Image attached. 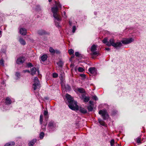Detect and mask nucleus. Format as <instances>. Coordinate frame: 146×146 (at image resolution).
<instances>
[{"label":"nucleus","mask_w":146,"mask_h":146,"mask_svg":"<svg viewBox=\"0 0 146 146\" xmlns=\"http://www.w3.org/2000/svg\"><path fill=\"white\" fill-rule=\"evenodd\" d=\"M69 24L70 25H71L72 24V23L70 21H69Z\"/></svg>","instance_id":"48"},{"label":"nucleus","mask_w":146,"mask_h":146,"mask_svg":"<svg viewBox=\"0 0 146 146\" xmlns=\"http://www.w3.org/2000/svg\"><path fill=\"white\" fill-rule=\"evenodd\" d=\"M99 113L102 115V117L104 119H106L108 117V114L106 110H100L99 111Z\"/></svg>","instance_id":"7"},{"label":"nucleus","mask_w":146,"mask_h":146,"mask_svg":"<svg viewBox=\"0 0 146 146\" xmlns=\"http://www.w3.org/2000/svg\"><path fill=\"white\" fill-rule=\"evenodd\" d=\"M62 16L64 18L66 17V13L64 11L63 12V14H62Z\"/></svg>","instance_id":"44"},{"label":"nucleus","mask_w":146,"mask_h":146,"mask_svg":"<svg viewBox=\"0 0 146 146\" xmlns=\"http://www.w3.org/2000/svg\"><path fill=\"white\" fill-rule=\"evenodd\" d=\"M76 30V27L75 26H73L72 27V32L74 33Z\"/></svg>","instance_id":"37"},{"label":"nucleus","mask_w":146,"mask_h":146,"mask_svg":"<svg viewBox=\"0 0 146 146\" xmlns=\"http://www.w3.org/2000/svg\"><path fill=\"white\" fill-rule=\"evenodd\" d=\"M106 50H108V51H109L110 50V48H105Z\"/></svg>","instance_id":"47"},{"label":"nucleus","mask_w":146,"mask_h":146,"mask_svg":"<svg viewBox=\"0 0 146 146\" xmlns=\"http://www.w3.org/2000/svg\"><path fill=\"white\" fill-rule=\"evenodd\" d=\"M15 76L17 77L16 79H18L20 78V74L19 72H17L15 74Z\"/></svg>","instance_id":"27"},{"label":"nucleus","mask_w":146,"mask_h":146,"mask_svg":"<svg viewBox=\"0 0 146 146\" xmlns=\"http://www.w3.org/2000/svg\"><path fill=\"white\" fill-rule=\"evenodd\" d=\"M36 140L33 139L30 141L29 143V146H33V145L36 142Z\"/></svg>","instance_id":"16"},{"label":"nucleus","mask_w":146,"mask_h":146,"mask_svg":"<svg viewBox=\"0 0 146 146\" xmlns=\"http://www.w3.org/2000/svg\"><path fill=\"white\" fill-rule=\"evenodd\" d=\"M44 115L45 116L46 118V120H47L48 117V112L47 110H45L44 112Z\"/></svg>","instance_id":"24"},{"label":"nucleus","mask_w":146,"mask_h":146,"mask_svg":"<svg viewBox=\"0 0 146 146\" xmlns=\"http://www.w3.org/2000/svg\"><path fill=\"white\" fill-rule=\"evenodd\" d=\"M56 123L53 121H51L49 122L48 128L50 131L54 130L56 129Z\"/></svg>","instance_id":"5"},{"label":"nucleus","mask_w":146,"mask_h":146,"mask_svg":"<svg viewBox=\"0 0 146 146\" xmlns=\"http://www.w3.org/2000/svg\"><path fill=\"white\" fill-rule=\"evenodd\" d=\"M80 75V76L83 78V79L86 78V75L84 74H81Z\"/></svg>","instance_id":"42"},{"label":"nucleus","mask_w":146,"mask_h":146,"mask_svg":"<svg viewBox=\"0 0 146 146\" xmlns=\"http://www.w3.org/2000/svg\"><path fill=\"white\" fill-rule=\"evenodd\" d=\"M78 70L79 72H82L84 71V69L83 68L80 67L78 68Z\"/></svg>","instance_id":"32"},{"label":"nucleus","mask_w":146,"mask_h":146,"mask_svg":"<svg viewBox=\"0 0 146 146\" xmlns=\"http://www.w3.org/2000/svg\"><path fill=\"white\" fill-rule=\"evenodd\" d=\"M34 83L33 85V87L34 90H36L37 89L39 88H40L39 81L38 78L35 77L34 79Z\"/></svg>","instance_id":"4"},{"label":"nucleus","mask_w":146,"mask_h":146,"mask_svg":"<svg viewBox=\"0 0 146 146\" xmlns=\"http://www.w3.org/2000/svg\"><path fill=\"white\" fill-rule=\"evenodd\" d=\"M60 79L61 80H63L64 78V74L63 72H62L61 71L60 72Z\"/></svg>","instance_id":"23"},{"label":"nucleus","mask_w":146,"mask_h":146,"mask_svg":"<svg viewBox=\"0 0 146 146\" xmlns=\"http://www.w3.org/2000/svg\"><path fill=\"white\" fill-rule=\"evenodd\" d=\"M93 99L95 100H98V98L96 96H93Z\"/></svg>","instance_id":"43"},{"label":"nucleus","mask_w":146,"mask_h":146,"mask_svg":"<svg viewBox=\"0 0 146 146\" xmlns=\"http://www.w3.org/2000/svg\"><path fill=\"white\" fill-rule=\"evenodd\" d=\"M47 122H46L45 124H43V126H42V129H46V125Z\"/></svg>","instance_id":"38"},{"label":"nucleus","mask_w":146,"mask_h":146,"mask_svg":"<svg viewBox=\"0 0 146 146\" xmlns=\"http://www.w3.org/2000/svg\"><path fill=\"white\" fill-rule=\"evenodd\" d=\"M38 34L40 35L47 34L46 32L45 31L42 29L39 30L38 31Z\"/></svg>","instance_id":"11"},{"label":"nucleus","mask_w":146,"mask_h":146,"mask_svg":"<svg viewBox=\"0 0 146 146\" xmlns=\"http://www.w3.org/2000/svg\"><path fill=\"white\" fill-rule=\"evenodd\" d=\"M73 57H74V54H73Z\"/></svg>","instance_id":"52"},{"label":"nucleus","mask_w":146,"mask_h":146,"mask_svg":"<svg viewBox=\"0 0 146 146\" xmlns=\"http://www.w3.org/2000/svg\"><path fill=\"white\" fill-rule=\"evenodd\" d=\"M96 46L95 45H93L91 47V51L92 52L91 54L96 56H98L99 55V52L96 51Z\"/></svg>","instance_id":"6"},{"label":"nucleus","mask_w":146,"mask_h":146,"mask_svg":"<svg viewBox=\"0 0 146 146\" xmlns=\"http://www.w3.org/2000/svg\"><path fill=\"white\" fill-rule=\"evenodd\" d=\"M19 41L20 44L22 45H25L26 44V42L25 40L22 38H19Z\"/></svg>","instance_id":"12"},{"label":"nucleus","mask_w":146,"mask_h":146,"mask_svg":"<svg viewBox=\"0 0 146 146\" xmlns=\"http://www.w3.org/2000/svg\"><path fill=\"white\" fill-rule=\"evenodd\" d=\"M141 138L140 137H138L136 139V141L138 143H141Z\"/></svg>","instance_id":"31"},{"label":"nucleus","mask_w":146,"mask_h":146,"mask_svg":"<svg viewBox=\"0 0 146 146\" xmlns=\"http://www.w3.org/2000/svg\"><path fill=\"white\" fill-rule=\"evenodd\" d=\"M47 58V55L44 54L41 57V59L42 61H44L46 60Z\"/></svg>","instance_id":"17"},{"label":"nucleus","mask_w":146,"mask_h":146,"mask_svg":"<svg viewBox=\"0 0 146 146\" xmlns=\"http://www.w3.org/2000/svg\"><path fill=\"white\" fill-rule=\"evenodd\" d=\"M27 65L28 67H30L33 66L32 64L31 63H28L27 64Z\"/></svg>","instance_id":"36"},{"label":"nucleus","mask_w":146,"mask_h":146,"mask_svg":"<svg viewBox=\"0 0 146 146\" xmlns=\"http://www.w3.org/2000/svg\"><path fill=\"white\" fill-rule=\"evenodd\" d=\"M98 121L100 125L103 126H104L105 125V123L101 119H98Z\"/></svg>","instance_id":"22"},{"label":"nucleus","mask_w":146,"mask_h":146,"mask_svg":"<svg viewBox=\"0 0 146 146\" xmlns=\"http://www.w3.org/2000/svg\"><path fill=\"white\" fill-rule=\"evenodd\" d=\"M55 53L57 54H59L60 53V51L58 50H55Z\"/></svg>","instance_id":"41"},{"label":"nucleus","mask_w":146,"mask_h":146,"mask_svg":"<svg viewBox=\"0 0 146 146\" xmlns=\"http://www.w3.org/2000/svg\"><path fill=\"white\" fill-rule=\"evenodd\" d=\"M6 103L7 104H10L11 103V101L10 98L7 97L6 99Z\"/></svg>","instance_id":"21"},{"label":"nucleus","mask_w":146,"mask_h":146,"mask_svg":"<svg viewBox=\"0 0 146 146\" xmlns=\"http://www.w3.org/2000/svg\"><path fill=\"white\" fill-rule=\"evenodd\" d=\"M1 31H0V35H1Z\"/></svg>","instance_id":"50"},{"label":"nucleus","mask_w":146,"mask_h":146,"mask_svg":"<svg viewBox=\"0 0 146 146\" xmlns=\"http://www.w3.org/2000/svg\"><path fill=\"white\" fill-rule=\"evenodd\" d=\"M102 42L103 43H105L106 45L108 46H110L111 45V43L108 41L107 39L106 38H105L103 40Z\"/></svg>","instance_id":"14"},{"label":"nucleus","mask_w":146,"mask_h":146,"mask_svg":"<svg viewBox=\"0 0 146 146\" xmlns=\"http://www.w3.org/2000/svg\"><path fill=\"white\" fill-rule=\"evenodd\" d=\"M93 106L91 105H89V106H88L87 109L89 111H91L93 109Z\"/></svg>","instance_id":"25"},{"label":"nucleus","mask_w":146,"mask_h":146,"mask_svg":"<svg viewBox=\"0 0 146 146\" xmlns=\"http://www.w3.org/2000/svg\"><path fill=\"white\" fill-rule=\"evenodd\" d=\"M44 136V133L43 132H41L40 134V137L41 139H42Z\"/></svg>","instance_id":"30"},{"label":"nucleus","mask_w":146,"mask_h":146,"mask_svg":"<svg viewBox=\"0 0 146 146\" xmlns=\"http://www.w3.org/2000/svg\"><path fill=\"white\" fill-rule=\"evenodd\" d=\"M58 66L60 67H62V66L63 63L62 61H60L57 63Z\"/></svg>","instance_id":"29"},{"label":"nucleus","mask_w":146,"mask_h":146,"mask_svg":"<svg viewBox=\"0 0 146 146\" xmlns=\"http://www.w3.org/2000/svg\"><path fill=\"white\" fill-rule=\"evenodd\" d=\"M79 110L80 111L83 113L85 114L87 113V110H86L84 108L80 107Z\"/></svg>","instance_id":"13"},{"label":"nucleus","mask_w":146,"mask_h":146,"mask_svg":"<svg viewBox=\"0 0 146 146\" xmlns=\"http://www.w3.org/2000/svg\"><path fill=\"white\" fill-rule=\"evenodd\" d=\"M36 69L35 67H33L31 69V74L32 75H34L36 73Z\"/></svg>","instance_id":"19"},{"label":"nucleus","mask_w":146,"mask_h":146,"mask_svg":"<svg viewBox=\"0 0 146 146\" xmlns=\"http://www.w3.org/2000/svg\"><path fill=\"white\" fill-rule=\"evenodd\" d=\"M82 98L84 100V102H88L90 99L89 97L86 96H82Z\"/></svg>","instance_id":"15"},{"label":"nucleus","mask_w":146,"mask_h":146,"mask_svg":"<svg viewBox=\"0 0 146 146\" xmlns=\"http://www.w3.org/2000/svg\"><path fill=\"white\" fill-rule=\"evenodd\" d=\"M24 61V58L22 57H20L17 59V63L19 64H21L23 63Z\"/></svg>","instance_id":"8"},{"label":"nucleus","mask_w":146,"mask_h":146,"mask_svg":"<svg viewBox=\"0 0 146 146\" xmlns=\"http://www.w3.org/2000/svg\"><path fill=\"white\" fill-rule=\"evenodd\" d=\"M15 144L13 142H9L6 144L4 146H14Z\"/></svg>","instance_id":"20"},{"label":"nucleus","mask_w":146,"mask_h":146,"mask_svg":"<svg viewBox=\"0 0 146 146\" xmlns=\"http://www.w3.org/2000/svg\"><path fill=\"white\" fill-rule=\"evenodd\" d=\"M134 39L132 38H128L125 40H123L121 41H117L115 42L113 39L111 38L110 40V42L111 43V45L114 47L116 48H120L122 46V43L125 44H127L131 43L133 41Z\"/></svg>","instance_id":"2"},{"label":"nucleus","mask_w":146,"mask_h":146,"mask_svg":"<svg viewBox=\"0 0 146 146\" xmlns=\"http://www.w3.org/2000/svg\"><path fill=\"white\" fill-rule=\"evenodd\" d=\"M61 7V5L59 3H56L55 6L52 7L51 11L54 18V21L56 26L59 28L60 27V22L61 20V17L58 13V11Z\"/></svg>","instance_id":"1"},{"label":"nucleus","mask_w":146,"mask_h":146,"mask_svg":"<svg viewBox=\"0 0 146 146\" xmlns=\"http://www.w3.org/2000/svg\"><path fill=\"white\" fill-rule=\"evenodd\" d=\"M52 0H48V1L49 2H50Z\"/></svg>","instance_id":"49"},{"label":"nucleus","mask_w":146,"mask_h":146,"mask_svg":"<svg viewBox=\"0 0 146 146\" xmlns=\"http://www.w3.org/2000/svg\"><path fill=\"white\" fill-rule=\"evenodd\" d=\"M49 51L51 53L54 54L55 53V50L52 47H50L49 48Z\"/></svg>","instance_id":"26"},{"label":"nucleus","mask_w":146,"mask_h":146,"mask_svg":"<svg viewBox=\"0 0 146 146\" xmlns=\"http://www.w3.org/2000/svg\"><path fill=\"white\" fill-rule=\"evenodd\" d=\"M118 146H120V145H119V144L118 145Z\"/></svg>","instance_id":"51"},{"label":"nucleus","mask_w":146,"mask_h":146,"mask_svg":"<svg viewBox=\"0 0 146 146\" xmlns=\"http://www.w3.org/2000/svg\"><path fill=\"white\" fill-rule=\"evenodd\" d=\"M23 72L25 73V72H28V73H30V71H29V70H24L23 71Z\"/></svg>","instance_id":"46"},{"label":"nucleus","mask_w":146,"mask_h":146,"mask_svg":"<svg viewBox=\"0 0 146 146\" xmlns=\"http://www.w3.org/2000/svg\"><path fill=\"white\" fill-rule=\"evenodd\" d=\"M68 52L71 55L73 54L74 52L73 50L72 49H70L68 50Z\"/></svg>","instance_id":"28"},{"label":"nucleus","mask_w":146,"mask_h":146,"mask_svg":"<svg viewBox=\"0 0 146 146\" xmlns=\"http://www.w3.org/2000/svg\"><path fill=\"white\" fill-rule=\"evenodd\" d=\"M75 55L76 56L79 57L80 55V54L78 52H76L75 53Z\"/></svg>","instance_id":"40"},{"label":"nucleus","mask_w":146,"mask_h":146,"mask_svg":"<svg viewBox=\"0 0 146 146\" xmlns=\"http://www.w3.org/2000/svg\"><path fill=\"white\" fill-rule=\"evenodd\" d=\"M89 103L90 104V105H91L92 106H93V101H89Z\"/></svg>","instance_id":"45"},{"label":"nucleus","mask_w":146,"mask_h":146,"mask_svg":"<svg viewBox=\"0 0 146 146\" xmlns=\"http://www.w3.org/2000/svg\"><path fill=\"white\" fill-rule=\"evenodd\" d=\"M66 97L69 108L72 110H78L79 109L78 106L77 105V102L74 101L73 98L68 94H66Z\"/></svg>","instance_id":"3"},{"label":"nucleus","mask_w":146,"mask_h":146,"mask_svg":"<svg viewBox=\"0 0 146 146\" xmlns=\"http://www.w3.org/2000/svg\"><path fill=\"white\" fill-rule=\"evenodd\" d=\"M43 121V116L41 115L40 116V123L41 124L42 123Z\"/></svg>","instance_id":"34"},{"label":"nucleus","mask_w":146,"mask_h":146,"mask_svg":"<svg viewBox=\"0 0 146 146\" xmlns=\"http://www.w3.org/2000/svg\"><path fill=\"white\" fill-rule=\"evenodd\" d=\"M53 77L54 78H57L58 76V74L56 73H54L53 74Z\"/></svg>","instance_id":"35"},{"label":"nucleus","mask_w":146,"mask_h":146,"mask_svg":"<svg viewBox=\"0 0 146 146\" xmlns=\"http://www.w3.org/2000/svg\"><path fill=\"white\" fill-rule=\"evenodd\" d=\"M0 65L2 66L4 65L3 61L2 59L0 60Z\"/></svg>","instance_id":"39"},{"label":"nucleus","mask_w":146,"mask_h":146,"mask_svg":"<svg viewBox=\"0 0 146 146\" xmlns=\"http://www.w3.org/2000/svg\"><path fill=\"white\" fill-rule=\"evenodd\" d=\"M114 143V139H112L110 141V145L111 146H113Z\"/></svg>","instance_id":"33"},{"label":"nucleus","mask_w":146,"mask_h":146,"mask_svg":"<svg viewBox=\"0 0 146 146\" xmlns=\"http://www.w3.org/2000/svg\"><path fill=\"white\" fill-rule=\"evenodd\" d=\"M76 90L80 93H83L85 92L84 90L82 88H78Z\"/></svg>","instance_id":"18"},{"label":"nucleus","mask_w":146,"mask_h":146,"mask_svg":"<svg viewBox=\"0 0 146 146\" xmlns=\"http://www.w3.org/2000/svg\"><path fill=\"white\" fill-rule=\"evenodd\" d=\"M89 71L91 74H95L96 73V70L95 68H90L88 69Z\"/></svg>","instance_id":"10"},{"label":"nucleus","mask_w":146,"mask_h":146,"mask_svg":"<svg viewBox=\"0 0 146 146\" xmlns=\"http://www.w3.org/2000/svg\"><path fill=\"white\" fill-rule=\"evenodd\" d=\"M19 32L20 34L24 35L26 34L27 30L25 28H21L20 29Z\"/></svg>","instance_id":"9"}]
</instances>
